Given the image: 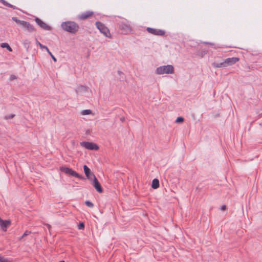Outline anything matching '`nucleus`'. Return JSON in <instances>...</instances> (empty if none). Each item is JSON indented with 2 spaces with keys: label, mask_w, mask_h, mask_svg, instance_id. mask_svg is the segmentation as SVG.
Instances as JSON below:
<instances>
[{
  "label": "nucleus",
  "mask_w": 262,
  "mask_h": 262,
  "mask_svg": "<svg viewBox=\"0 0 262 262\" xmlns=\"http://www.w3.org/2000/svg\"><path fill=\"white\" fill-rule=\"evenodd\" d=\"M62 28L66 31L75 34L79 29L78 25L74 21H68L61 24Z\"/></svg>",
  "instance_id": "1"
},
{
  "label": "nucleus",
  "mask_w": 262,
  "mask_h": 262,
  "mask_svg": "<svg viewBox=\"0 0 262 262\" xmlns=\"http://www.w3.org/2000/svg\"><path fill=\"white\" fill-rule=\"evenodd\" d=\"M173 72L174 68L171 65L161 66L156 70V73L159 75L172 74Z\"/></svg>",
  "instance_id": "2"
},
{
  "label": "nucleus",
  "mask_w": 262,
  "mask_h": 262,
  "mask_svg": "<svg viewBox=\"0 0 262 262\" xmlns=\"http://www.w3.org/2000/svg\"><path fill=\"white\" fill-rule=\"evenodd\" d=\"M96 25L99 30L106 37L111 38V35L108 29L102 23L96 22Z\"/></svg>",
  "instance_id": "3"
},
{
  "label": "nucleus",
  "mask_w": 262,
  "mask_h": 262,
  "mask_svg": "<svg viewBox=\"0 0 262 262\" xmlns=\"http://www.w3.org/2000/svg\"><path fill=\"white\" fill-rule=\"evenodd\" d=\"M60 170L64 172V173L72 176L73 177H75L76 178H79L80 179H83L84 178L79 175L78 173H77L76 171L73 170L72 169L66 167H62L60 168Z\"/></svg>",
  "instance_id": "4"
},
{
  "label": "nucleus",
  "mask_w": 262,
  "mask_h": 262,
  "mask_svg": "<svg viewBox=\"0 0 262 262\" xmlns=\"http://www.w3.org/2000/svg\"><path fill=\"white\" fill-rule=\"evenodd\" d=\"M119 29L123 34H129L132 32V28L128 22H122L119 26Z\"/></svg>",
  "instance_id": "5"
},
{
  "label": "nucleus",
  "mask_w": 262,
  "mask_h": 262,
  "mask_svg": "<svg viewBox=\"0 0 262 262\" xmlns=\"http://www.w3.org/2000/svg\"><path fill=\"white\" fill-rule=\"evenodd\" d=\"M80 145L90 150H98L99 149L98 146L92 142H82L80 143Z\"/></svg>",
  "instance_id": "6"
},
{
  "label": "nucleus",
  "mask_w": 262,
  "mask_h": 262,
  "mask_svg": "<svg viewBox=\"0 0 262 262\" xmlns=\"http://www.w3.org/2000/svg\"><path fill=\"white\" fill-rule=\"evenodd\" d=\"M83 170L88 180L92 181L95 178H96L94 174L91 171V169L86 166H83Z\"/></svg>",
  "instance_id": "7"
},
{
  "label": "nucleus",
  "mask_w": 262,
  "mask_h": 262,
  "mask_svg": "<svg viewBox=\"0 0 262 262\" xmlns=\"http://www.w3.org/2000/svg\"><path fill=\"white\" fill-rule=\"evenodd\" d=\"M21 27H22L25 31L30 33L36 31V29L34 27L29 23L26 21H24Z\"/></svg>",
  "instance_id": "8"
},
{
  "label": "nucleus",
  "mask_w": 262,
  "mask_h": 262,
  "mask_svg": "<svg viewBox=\"0 0 262 262\" xmlns=\"http://www.w3.org/2000/svg\"><path fill=\"white\" fill-rule=\"evenodd\" d=\"M239 58L237 57H231L228 58L224 60V63L225 67H227L228 66H232L239 61Z\"/></svg>",
  "instance_id": "9"
},
{
  "label": "nucleus",
  "mask_w": 262,
  "mask_h": 262,
  "mask_svg": "<svg viewBox=\"0 0 262 262\" xmlns=\"http://www.w3.org/2000/svg\"><path fill=\"white\" fill-rule=\"evenodd\" d=\"M147 31L149 33L156 35L162 36L165 34V31L164 30L151 28H147Z\"/></svg>",
  "instance_id": "10"
},
{
  "label": "nucleus",
  "mask_w": 262,
  "mask_h": 262,
  "mask_svg": "<svg viewBox=\"0 0 262 262\" xmlns=\"http://www.w3.org/2000/svg\"><path fill=\"white\" fill-rule=\"evenodd\" d=\"M35 22L41 28L43 29L46 30H51V27L49 26L47 24L43 22L41 20H40L38 18H36L35 19Z\"/></svg>",
  "instance_id": "11"
},
{
  "label": "nucleus",
  "mask_w": 262,
  "mask_h": 262,
  "mask_svg": "<svg viewBox=\"0 0 262 262\" xmlns=\"http://www.w3.org/2000/svg\"><path fill=\"white\" fill-rule=\"evenodd\" d=\"M92 181V185L96 189V190L99 193H102L103 192V189L97 179L95 178V179H93Z\"/></svg>",
  "instance_id": "12"
},
{
  "label": "nucleus",
  "mask_w": 262,
  "mask_h": 262,
  "mask_svg": "<svg viewBox=\"0 0 262 262\" xmlns=\"http://www.w3.org/2000/svg\"><path fill=\"white\" fill-rule=\"evenodd\" d=\"M89 90L90 89L88 87L83 85H80L77 87V88L76 90V92L77 94L78 95H85V93Z\"/></svg>",
  "instance_id": "13"
},
{
  "label": "nucleus",
  "mask_w": 262,
  "mask_h": 262,
  "mask_svg": "<svg viewBox=\"0 0 262 262\" xmlns=\"http://www.w3.org/2000/svg\"><path fill=\"white\" fill-rule=\"evenodd\" d=\"M94 13L92 11L83 12L78 16V18L81 20L86 19L93 16Z\"/></svg>",
  "instance_id": "14"
},
{
  "label": "nucleus",
  "mask_w": 262,
  "mask_h": 262,
  "mask_svg": "<svg viewBox=\"0 0 262 262\" xmlns=\"http://www.w3.org/2000/svg\"><path fill=\"white\" fill-rule=\"evenodd\" d=\"M11 222L8 220H3L0 218V226L2 230L4 231H6L7 228L10 225Z\"/></svg>",
  "instance_id": "15"
},
{
  "label": "nucleus",
  "mask_w": 262,
  "mask_h": 262,
  "mask_svg": "<svg viewBox=\"0 0 262 262\" xmlns=\"http://www.w3.org/2000/svg\"><path fill=\"white\" fill-rule=\"evenodd\" d=\"M151 187L154 189H157L159 187V181L157 179L152 180Z\"/></svg>",
  "instance_id": "16"
},
{
  "label": "nucleus",
  "mask_w": 262,
  "mask_h": 262,
  "mask_svg": "<svg viewBox=\"0 0 262 262\" xmlns=\"http://www.w3.org/2000/svg\"><path fill=\"white\" fill-rule=\"evenodd\" d=\"M1 47L2 48H6L10 52H12V48L9 45V44L8 43H6V42L2 43L1 44Z\"/></svg>",
  "instance_id": "17"
},
{
  "label": "nucleus",
  "mask_w": 262,
  "mask_h": 262,
  "mask_svg": "<svg viewBox=\"0 0 262 262\" xmlns=\"http://www.w3.org/2000/svg\"><path fill=\"white\" fill-rule=\"evenodd\" d=\"M212 65L214 68H224V67H225L224 61L222 62H220V63L213 62V63H212Z\"/></svg>",
  "instance_id": "18"
},
{
  "label": "nucleus",
  "mask_w": 262,
  "mask_h": 262,
  "mask_svg": "<svg viewBox=\"0 0 262 262\" xmlns=\"http://www.w3.org/2000/svg\"><path fill=\"white\" fill-rule=\"evenodd\" d=\"M92 114V112L91 110H84L81 112V114L82 115H91Z\"/></svg>",
  "instance_id": "19"
},
{
  "label": "nucleus",
  "mask_w": 262,
  "mask_h": 262,
  "mask_svg": "<svg viewBox=\"0 0 262 262\" xmlns=\"http://www.w3.org/2000/svg\"><path fill=\"white\" fill-rule=\"evenodd\" d=\"M12 20L20 26H21L22 24H23V23L24 21V20H21L18 19L16 17H12Z\"/></svg>",
  "instance_id": "20"
},
{
  "label": "nucleus",
  "mask_w": 262,
  "mask_h": 262,
  "mask_svg": "<svg viewBox=\"0 0 262 262\" xmlns=\"http://www.w3.org/2000/svg\"><path fill=\"white\" fill-rule=\"evenodd\" d=\"M0 262H12V261L0 255Z\"/></svg>",
  "instance_id": "21"
},
{
  "label": "nucleus",
  "mask_w": 262,
  "mask_h": 262,
  "mask_svg": "<svg viewBox=\"0 0 262 262\" xmlns=\"http://www.w3.org/2000/svg\"><path fill=\"white\" fill-rule=\"evenodd\" d=\"M0 2L4 4L5 6H6L7 7H9L10 8H13V6L11 5L10 4L8 3L5 0H0Z\"/></svg>",
  "instance_id": "22"
},
{
  "label": "nucleus",
  "mask_w": 262,
  "mask_h": 262,
  "mask_svg": "<svg viewBox=\"0 0 262 262\" xmlns=\"http://www.w3.org/2000/svg\"><path fill=\"white\" fill-rule=\"evenodd\" d=\"M0 2L4 4L5 6H6L7 7H9L10 8H13V6L11 5L10 4L8 3L5 0H0Z\"/></svg>",
  "instance_id": "23"
},
{
  "label": "nucleus",
  "mask_w": 262,
  "mask_h": 262,
  "mask_svg": "<svg viewBox=\"0 0 262 262\" xmlns=\"http://www.w3.org/2000/svg\"><path fill=\"white\" fill-rule=\"evenodd\" d=\"M37 43L38 44V45L39 46V47L41 49H45L47 51V52H49V49L47 47L42 45L39 42H38L37 40Z\"/></svg>",
  "instance_id": "24"
},
{
  "label": "nucleus",
  "mask_w": 262,
  "mask_h": 262,
  "mask_svg": "<svg viewBox=\"0 0 262 262\" xmlns=\"http://www.w3.org/2000/svg\"><path fill=\"white\" fill-rule=\"evenodd\" d=\"M183 121H184V118L182 117H179L177 118V119L176 120V122L179 123H181V122H183Z\"/></svg>",
  "instance_id": "25"
},
{
  "label": "nucleus",
  "mask_w": 262,
  "mask_h": 262,
  "mask_svg": "<svg viewBox=\"0 0 262 262\" xmlns=\"http://www.w3.org/2000/svg\"><path fill=\"white\" fill-rule=\"evenodd\" d=\"M85 203L86 205L87 206H88L89 207L92 208L94 206L93 204L89 201H86Z\"/></svg>",
  "instance_id": "26"
},
{
  "label": "nucleus",
  "mask_w": 262,
  "mask_h": 262,
  "mask_svg": "<svg viewBox=\"0 0 262 262\" xmlns=\"http://www.w3.org/2000/svg\"><path fill=\"white\" fill-rule=\"evenodd\" d=\"M31 233V232L30 231H26L23 234V235H22L21 236V238H23V237H24L25 236L30 234Z\"/></svg>",
  "instance_id": "27"
},
{
  "label": "nucleus",
  "mask_w": 262,
  "mask_h": 262,
  "mask_svg": "<svg viewBox=\"0 0 262 262\" xmlns=\"http://www.w3.org/2000/svg\"><path fill=\"white\" fill-rule=\"evenodd\" d=\"M50 55V56H51L52 58L53 59V60L55 61V62H56L57 61V59L56 58L54 57V56L51 53V52L49 51V52H48Z\"/></svg>",
  "instance_id": "28"
},
{
  "label": "nucleus",
  "mask_w": 262,
  "mask_h": 262,
  "mask_svg": "<svg viewBox=\"0 0 262 262\" xmlns=\"http://www.w3.org/2000/svg\"><path fill=\"white\" fill-rule=\"evenodd\" d=\"M84 227V225L83 223H80L78 226V229H82Z\"/></svg>",
  "instance_id": "29"
},
{
  "label": "nucleus",
  "mask_w": 262,
  "mask_h": 262,
  "mask_svg": "<svg viewBox=\"0 0 262 262\" xmlns=\"http://www.w3.org/2000/svg\"><path fill=\"white\" fill-rule=\"evenodd\" d=\"M16 78V76H15V75H11V76H10V80H12L15 79Z\"/></svg>",
  "instance_id": "30"
},
{
  "label": "nucleus",
  "mask_w": 262,
  "mask_h": 262,
  "mask_svg": "<svg viewBox=\"0 0 262 262\" xmlns=\"http://www.w3.org/2000/svg\"><path fill=\"white\" fill-rule=\"evenodd\" d=\"M226 206L223 205L222 206L221 209H222V210L224 211L226 209Z\"/></svg>",
  "instance_id": "31"
},
{
  "label": "nucleus",
  "mask_w": 262,
  "mask_h": 262,
  "mask_svg": "<svg viewBox=\"0 0 262 262\" xmlns=\"http://www.w3.org/2000/svg\"><path fill=\"white\" fill-rule=\"evenodd\" d=\"M14 117V115L10 116L11 118H12Z\"/></svg>",
  "instance_id": "32"
}]
</instances>
